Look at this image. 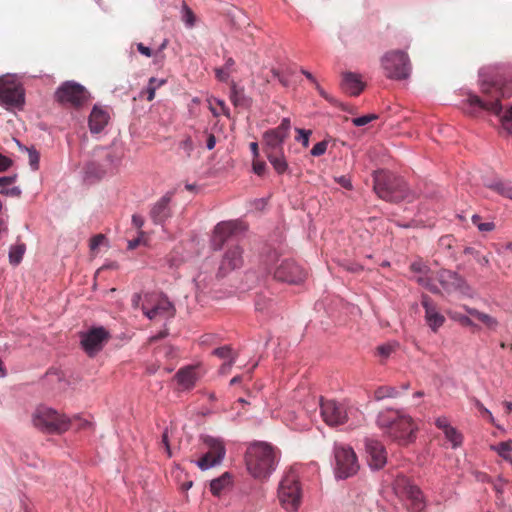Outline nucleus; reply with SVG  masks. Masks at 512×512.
Instances as JSON below:
<instances>
[{
    "label": "nucleus",
    "instance_id": "obj_34",
    "mask_svg": "<svg viewBox=\"0 0 512 512\" xmlns=\"http://www.w3.org/2000/svg\"><path fill=\"white\" fill-rule=\"evenodd\" d=\"M465 309L469 315L477 318L479 321L484 323L487 327H489L491 329H495L497 327L498 321L494 317H492L486 313L480 312L475 308L466 307Z\"/></svg>",
    "mask_w": 512,
    "mask_h": 512
},
{
    "label": "nucleus",
    "instance_id": "obj_19",
    "mask_svg": "<svg viewBox=\"0 0 512 512\" xmlns=\"http://www.w3.org/2000/svg\"><path fill=\"white\" fill-rule=\"evenodd\" d=\"M239 224L237 221H222L219 222L213 229L210 246L214 251L221 250L224 245L234 236L238 231Z\"/></svg>",
    "mask_w": 512,
    "mask_h": 512
},
{
    "label": "nucleus",
    "instance_id": "obj_31",
    "mask_svg": "<svg viewBox=\"0 0 512 512\" xmlns=\"http://www.w3.org/2000/svg\"><path fill=\"white\" fill-rule=\"evenodd\" d=\"M489 189L498 193L502 197L512 200V184L509 181L493 180L486 185Z\"/></svg>",
    "mask_w": 512,
    "mask_h": 512
},
{
    "label": "nucleus",
    "instance_id": "obj_54",
    "mask_svg": "<svg viewBox=\"0 0 512 512\" xmlns=\"http://www.w3.org/2000/svg\"><path fill=\"white\" fill-rule=\"evenodd\" d=\"M13 162L10 158L0 153V172L8 170L12 166Z\"/></svg>",
    "mask_w": 512,
    "mask_h": 512
},
{
    "label": "nucleus",
    "instance_id": "obj_7",
    "mask_svg": "<svg viewBox=\"0 0 512 512\" xmlns=\"http://www.w3.org/2000/svg\"><path fill=\"white\" fill-rule=\"evenodd\" d=\"M381 66L385 76L392 80H405L411 74V62L403 50H392L381 57Z\"/></svg>",
    "mask_w": 512,
    "mask_h": 512
},
{
    "label": "nucleus",
    "instance_id": "obj_53",
    "mask_svg": "<svg viewBox=\"0 0 512 512\" xmlns=\"http://www.w3.org/2000/svg\"><path fill=\"white\" fill-rule=\"evenodd\" d=\"M46 377L49 382L58 381L61 382L63 380V374L58 370H50L47 372Z\"/></svg>",
    "mask_w": 512,
    "mask_h": 512
},
{
    "label": "nucleus",
    "instance_id": "obj_4",
    "mask_svg": "<svg viewBox=\"0 0 512 512\" xmlns=\"http://www.w3.org/2000/svg\"><path fill=\"white\" fill-rule=\"evenodd\" d=\"M374 190L380 198L389 202H400L410 195L406 181L390 173L374 176Z\"/></svg>",
    "mask_w": 512,
    "mask_h": 512
},
{
    "label": "nucleus",
    "instance_id": "obj_16",
    "mask_svg": "<svg viewBox=\"0 0 512 512\" xmlns=\"http://www.w3.org/2000/svg\"><path fill=\"white\" fill-rule=\"evenodd\" d=\"M244 264L243 249L239 245L229 246L219 263L217 277L224 278L234 270L240 269Z\"/></svg>",
    "mask_w": 512,
    "mask_h": 512
},
{
    "label": "nucleus",
    "instance_id": "obj_9",
    "mask_svg": "<svg viewBox=\"0 0 512 512\" xmlns=\"http://www.w3.org/2000/svg\"><path fill=\"white\" fill-rule=\"evenodd\" d=\"M35 427L48 433H63L70 427V419L56 410L39 406L32 417Z\"/></svg>",
    "mask_w": 512,
    "mask_h": 512
},
{
    "label": "nucleus",
    "instance_id": "obj_55",
    "mask_svg": "<svg viewBox=\"0 0 512 512\" xmlns=\"http://www.w3.org/2000/svg\"><path fill=\"white\" fill-rule=\"evenodd\" d=\"M215 74H216L217 79L222 82H226L230 77V73L223 67L216 68Z\"/></svg>",
    "mask_w": 512,
    "mask_h": 512
},
{
    "label": "nucleus",
    "instance_id": "obj_47",
    "mask_svg": "<svg viewBox=\"0 0 512 512\" xmlns=\"http://www.w3.org/2000/svg\"><path fill=\"white\" fill-rule=\"evenodd\" d=\"M252 170L258 176H264L267 171V165L264 161L257 159L253 160Z\"/></svg>",
    "mask_w": 512,
    "mask_h": 512
},
{
    "label": "nucleus",
    "instance_id": "obj_61",
    "mask_svg": "<svg viewBox=\"0 0 512 512\" xmlns=\"http://www.w3.org/2000/svg\"><path fill=\"white\" fill-rule=\"evenodd\" d=\"M137 50L139 51V53H141L142 55H144L146 57H151L152 56L151 48L143 45L142 43H138L137 44Z\"/></svg>",
    "mask_w": 512,
    "mask_h": 512
},
{
    "label": "nucleus",
    "instance_id": "obj_62",
    "mask_svg": "<svg viewBox=\"0 0 512 512\" xmlns=\"http://www.w3.org/2000/svg\"><path fill=\"white\" fill-rule=\"evenodd\" d=\"M132 223L137 228H142L144 225V219L141 215L134 214L132 216Z\"/></svg>",
    "mask_w": 512,
    "mask_h": 512
},
{
    "label": "nucleus",
    "instance_id": "obj_49",
    "mask_svg": "<svg viewBox=\"0 0 512 512\" xmlns=\"http://www.w3.org/2000/svg\"><path fill=\"white\" fill-rule=\"evenodd\" d=\"M327 146H328V143L326 141H320L312 147L310 153L312 156H315V157L321 156L326 152Z\"/></svg>",
    "mask_w": 512,
    "mask_h": 512
},
{
    "label": "nucleus",
    "instance_id": "obj_45",
    "mask_svg": "<svg viewBox=\"0 0 512 512\" xmlns=\"http://www.w3.org/2000/svg\"><path fill=\"white\" fill-rule=\"evenodd\" d=\"M378 118V115L376 114H368V115H363V116H360V117H356L354 119H352V122L355 126L357 127H362V126H365L366 124L370 123L372 120H375Z\"/></svg>",
    "mask_w": 512,
    "mask_h": 512
},
{
    "label": "nucleus",
    "instance_id": "obj_41",
    "mask_svg": "<svg viewBox=\"0 0 512 512\" xmlns=\"http://www.w3.org/2000/svg\"><path fill=\"white\" fill-rule=\"evenodd\" d=\"M213 355L222 358L230 360L231 357H235L232 352V348L229 345L221 346L213 350Z\"/></svg>",
    "mask_w": 512,
    "mask_h": 512
},
{
    "label": "nucleus",
    "instance_id": "obj_40",
    "mask_svg": "<svg viewBox=\"0 0 512 512\" xmlns=\"http://www.w3.org/2000/svg\"><path fill=\"white\" fill-rule=\"evenodd\" d=\"M417 282H418L421 286L425 287L426 289H428V290H429L430 292H432V293L437 294V293H439V292H440V290H439L438 286H437V285L433 282V280H432L430 277H428L427 275H425V276H419V277L417 278Z\"/></svg>",
    "mask_w": 512,
    "mask_h": 512
},
{
    "label": "nucleus",
    "instance_id": "obj_2",
    "mask_svg": "<svg viewBox=\"0 0 512 512\" xmlns=\"http://www.w3.org/2000/svg\"><path fill=\"white\" fill-rule=\"evenodd\" d=\"M279 462L278 450L266 441L248 444L245 463L249 474L258 480H267L276 470Z\"/></svg>",
    "mask_w": 512,
    "mask_h": 512
},
{
    "label": "nucleus",
    "instance_id": "obj_32",
    "mask_svg": "<svg viewBox=\"0 0 512 512\" xmlns=\"http://www.w3.org/2000/svg\"><path fill=\"white\" fill-rule=\"evenodd\" d=\"M491 450L495 451L499 457L508 462L512 467V441H503L492 445Z\"/></svg>",
    "mask_w": 512,
    "mask_h": 512
},
{
    "label": "nucleus",
    "instance_id": "obj_50",
    "mask_svg": "<svg viewBox=\"0 0 512 512\" xmlns=\"http://www.w3.org/2000/svg\"><path fill=\"white\" fill-rule=\"evenodd\" d=\"M315 88L316 90L318 91V93L320 94L321 97H323L325 100H327L329 103L331 104H334L336 105L337 104V101L336 99L331 96L330 94H328L321 86L318 82H316L315 84Z\"/></svg>",
    "mask_w": 512,
    "mask_h": 512
},
{
    "label": "nucleus",
    "instance_id": "obj_18",
    "mask_svg": "<svg viewBox=\"0 0 512 512\" xmlns=\"http://www.w3.org/2000/svg\"><path fill=\"white\" fill-rule=\"evenodd\" d=\"M175 195L174 190L167 191L160 199L151 205L149 216L155 225L164 226L172 217V200Z\"/></svg>",
    "mask_w": 512,
    "mask_h": 512
},
{
    "label": "nucleus",
    "instance_id": "obj_13",
    "mask_svg": "<svg viewBox=\"0 0 512 512\" xmlns=\"http://www.w3.org/2000/svg\"><path fill=\"white\" fill-rule=\"evenodd\" d=\"M109 338L110 333L103 326H94L80 332L81 347L89 356L100 352Z\"/></svg>",
    "mask_w": 512,
    "mask_h": 512
},
{
    "label": "nucleus",
    "instance_id": "obj_43",
    "mask_svg": "<svg viewBox=\"0 0 512 512\" xmlns=\"http://www.w3.org/2000/svg\"><path fill=\"white\" fill-rule=\"evenodd\" d=\"M396 346L394 343L382 344L378 346L377 352L381 357L388 358L395 351Z\"/></svg>",
    "mask_w": 512,
    "mask_h": 512
},
{
    "label": "nucleus",
    "instance_id": "obj_10",
    "mask_svg": "<svg viewBox=\"0 0 512 512\" xmlns=\"http://www.w3.org/2000/svg\"><path fill=\"white\" fill-rule=\"evenodd\" d=\"M319 404L321 416L324 422L332 427L345 424L351 416L359 413L356 408L333 399H325L321 397Z\"/></svg>",
    "mask_w": 512,
    "mask_h": 512
},
{
    "label": "nucleus",
    "instance_id": "obj_1",
    "mask_svg": "<svg viewBox=\"0 0 512 512\" xmlns=\"http://www.w3.org/2000/svg\"><path fill=\"white\" fill-rule=\"evenodd\" d=\"M481 96L467 91L461 106L466 114L480 116L486 112L500 117L501 128L512 135V105L502 114L501 100L512 97V69L495 64L482 67L478 72Z\"/></svg>",
    "mask_w": 512,
    "mask_h": 512
},
{
    "label": "nucleus",
    "instance_id": "obj_46",
    "mask_svg": "<svg viewBox=\"0 0 512 512\" xmlns=\"http://www.w3.org/2000/svg\"><path fill=\"white\" fill-rule=\"evenodd\" d=\"M411 270L414 272V273H417L419 274L420 276H425L427 275L428 271H429V267L422 261H414L411 266H410Z\"/></svg>",
    "mask_w": 512,
    "mask_h": 512
},
{
    "label": "nucleus",
    "instance_id": "obj_35",
    "mask_svg": "<svg viewBox=\"0 0 512 512\" xmlns=\"http://www.w3.org/2000/svg\"><path fill=\"white\" fill-rule=\"evenodd\" d=\"M399 394V391L393 386H380L374 392V399L381 401L386 398H396Z\"/></svg>",
    "mask_w": 512,
    "mask_h": 512
},
{
    "label": "nucleus",
    "instance_id": "obj_48",
    "mask_svg": "<svg viewBox=\"0 0 512 512\" xmlns=\"http://www.w3.org/2000/svg\"><path fill=\"white\" fill-rule=\"evenodd\" d=\"M296 131L298 132L296 140L301 142L304 147H307L309 145V137L311 135V131L300 128H296Z\"/></svg>",
    "mask_w": 512,
    "mask_h": 512
},
{
    "label": "nucleus",
    "instance_id": "obj_59",
    "mask_svg": "<svg viewBox=\"0 0 512 512\" xmlns=\"http://www.w3.org/2000/svg\"><path fill=\"white\" fill-rule=\"evenodd\" d=\"M235 362H236V358L231 357L230 360H228L227 362L222 364V366L220 367V373L225 374V373L229 372L230 369L232 368V366L235 364Z\"/></svg>",
    "mask_w": 512,
    "mask_h": 512
},
{
    "label": "nucleus",
    "instance_id": "obj_3",
    "mask_svg": "<svg viewBox=\"0 0 512 512\" xmlns=\"http://www.w3.org/2000/svg\"><path fill=\"white\" fill-rule=\"evenodd\" d=\"M378 427L391 439L401 444H408L414 439L417 426L403 410L387 408L377 416Z\"/></svg>",
    "mask_w": 512,
    "mask_h": 512
},
{
    "label": "nucleus",
    "instance_id": "obj_28",
    "mask_svg": "<svg viewBox=\"0 0 512 512\" xmlns=\"http://www.w3.org/2000/svg\"><path fill=\"white\" fill-rule=\"evenodd\" d=\"M265 155L277 174L283 175L289 172V165L283 151L268 152Z\"/></svg>",
    "mask_w": 512,
    "mask_h": 512
},
{
    "label": "nucleus",
    "instance_id": "obj_36",
    "mask_svg": "<svg viewBox=\"0 0 512 512\" xmlns=\"http://www.w3.org/2000/svg\"><path fill=\"white\" fill-rule=\"evenodd\" d=\"M464 254L472 255L476 262L481 266H488L490 261L487 255L482 254L479 250H476L473 247H466L464 249Z\"/></svg>",
    "mask_w": 512,
    "mask_h": 512
},
{
    "label": "nucleus",
    "instance_id": "obj_29",
    "mask_svg": "<svg viewBox=\"0 0 512 512\" xmlns=\"http://www.w3.org/2000/svg\"><path fill=\"white\" fill-rule=\"evenodd\" d=\"M232 485V476L229 472L223 473L220 477L210 482V491L213 495L219 496L223 490Z\"/></svg>",
    "mask_w": 512,
    "mask_h": 512
},
{
    "label": "nucleus",
    "instance_id": "obj_30",
    "mask_svg": "<svg viewBox=\"0 0 512 512\" xmlns=\"http://www.w3.org/2000/svg\"><path fill=\"white\" fill-rule=\"evenodd\" d=\"M17 176H3L0 177V194L10 197H19L21 189L18 186L8 187L16 181Z\"/></svg>",
    "mask_w": 512,
    "mask_h": 512
},
{
    "label": "nucleus",
    "instance_id": "obj_33",
    "mask_svg": "<svg viewBox=\"0 0 512 512\" xmlns=\"http://www.w3.org/2000/svg\"><path fill=\"white\" fill-rule=\"evenodd\" d=\"M26 251V245L24 243H17L12 245L9 249V262L13 266H17L21 263L23 256Z\"/></svg>",
    "mask_w": 512,
    "mask_h": 512
},
{
    "label": "nucleus",
    "instance_id": "obj_64",
    "mask_svg": "<svg viewBox=\"0 0 512 512\" xmlns=\"http://www.w3.org/2000/svg\"><path fill=\"white\" fill-rule=\"evenodd\" d=\"M344 268L350 272H358L362 270V266L357 263H347L346 265H344Z\"/></svg>",
    "mask_w": 512,
    "mask_h": 512
},
{
    "label": "nucleus",
    "instance_id": "obj_44",
    "mask_svg": "<svg viewBox=\"0 0 512 512\" xmlns=\"http://www.w3.org/2000/svg\"><path fill=\"white\" fill-rule=\"evenodd\" d=\"M491 484L493 485V489L496 492L497 497L500 498L504 493L506 480L499 475L496 480L491 482Z\"/></svg>",
    "mask_w": 512,
    "mask_h": 512
},
{
    "label": "nucleus",
    "instance_id": "obj_42",
    "mask_svg": "<svg viewBox=\"0 0 512 512\" xmlns=\"http://www.w3.org/2000/svg\"><path fill=\"white\" fill-rule=\"evenodd\" d=\"M25 151L28 152L29 156V164L33 170H37L39 168V153L38 151L32 146L30 148H25Z\"/></svg>",
    "mask_w": 512,
    "mask_h": 512
},
{
    "label": "nucleus",
    "instance_id": "obj_22",
    "mask_svg": "<svg viewBox=\"0 0 512 512\" xmlns=\"http://www.w3.org/2000/svg\"><path fill=\"white\" fill-rule=\"evenodd\" d=\"M365 449L369 467L373 470L383 468L387 462V454L383 444L376 439L366 438Z\"/></svg>",
    "mask_w": 512,
    "mask_h": 512
},
{
    "label": "nucleus",
    "instance_id": "obj_56",
    "mask_svg": "<svg viewBox=\"0 0 512 512\" xmlns=\"http://www.w3.org/2000/svg\"><path fill=\"white\" fill-rule=\"evenodd\" d=\"M105 240V236L102 234L95 235L90 242V248L92 250L98 248Z\"/></svg>",
    "mask_w": 512,
    "mask_h": 512
},
{
    "label": "nucleus",
    "instance_id": "obj_14",
    "mask_svg": "<svg viewBox=\"0 0 512 512\" xmlns=\"http://www.w3.org/2000/svg\"><path fill=\"white\" fill-rule=\"evenodd\" d=\"M274 279L289 284H299L306 278V271L294 260L284 259L275 268H268Z\"/></svg>",
    "mask_w": 512,
    "mask_h": 512
},
{
    "label": "nucleus",
    "instance_id": "obj_15",
    "mask_svg": "<svg viewBox=\"0 0 512 512\" xmlns=\"http://www.w3.org/2000/svg\"><path fill=\"white\" fill-rule=\"evenodd\" d=\"M291 122L289 118H283L278 127L270 129L263 134L264 153L283 151L285 140L289 137Z\"/></svg>",
    "mask_w": 512,
    "mask_h": 512
},
{
    "label": "nucleus",
    "instance_id": "obj_57",
    "mask_svg": "<svg viewBox=\"0 0 512 512\" xmlns=\"http://www.w3.org/2000/svg\"><path fill=\"white\" fill-rule=\"evenodd\" d=\"M408 492H409L410 496L415 500H420V498L422 497V493H421L420 489L414 485L408 486Z\"/></svg>",
    "mask_w": 512,
    "mask_h": 512
},
{
    "label": "nucleus",
    "instance_id": "obj_12",
    "mask_svg": "<svg viewBox=\"0 0 512 512\" xmlns=\"http://www.w3.org/2000/svg\"><path fill=\"white\" fill-rule=\"evenodd\" d=\"M201 439L208 451L196 461V465L202 471H206L222 463L226 455V447L220 437L203 435Z\"/></svg>",
    "mask_w": 512,
    "mask_h": 512
},
{
    "label": "nucleus",
    "instance_id": "obj_52",
    "mask_svg": "<svg viewBox=\"0 0 512 512\" xmlns=\"http://www.w3.org/2000/svg\"><path fill=\"white\" fill-rule=\"evenodd\" d=\"M435 425L441 429L443 432L446 431L447 429H449L451 427L450 423H449V420L447 417L445 416H441V417H438L436 420H435Z\"/></svg>",
    "mask_w": 512,
    "mask_h": 512
},
{
    "label": "nucleus",
    "instance_id": "obj_8",
    "mask_svg": "<svg viewBox=\"0 0 512 512\" xmlns=\"http://www.w3.org/2000/svg\"><path fill=\"white\" fill-rule=\"evenodd\" d=\"M278 498L287 511H296L301 503V488L298 474L294 469L288 470L278 486Z\"/></svg>",
    "mask_w": 512,
    "mask_h": 512
},
{
    "label": "nucleus",
    "instance_id": "obj_51",
    "mask_svg": "<svg viewBox=\"0 0 512 512\" xmlns=\"http://www.w3.org/2000/svg\"><path fill=\"white\" fill-rule=\"evenodd\" d=\"M180 148L186 153V155L189 157L191 155V152L193 151V142L191 138H186L180 143Z\"/></svg>",
    "mask_w": 512,
    "mask_h": 512
},
{
    "label": "nucleus",
    "instance_id": "obj_37",
    "mask_svg": "<svg viewBox=\"0 0 512 512\" xmlns=\"http://www.w3.org/2000/svg\"><path fill=\"white\" fill-rule=\"evenodd\" d=\"M165 83H166L165 79H158L155 77H151L149 79L148 85L146 87V90L148 93L147 100L148 101L153 100L155 97V91Z\"/></svg>",
    "mask_w": 512,
    "mask_h": 512
},
{
    "label": "nucleus",
    "instance_id": "obj_23",
    "mask_svg": "<svg viewBox=\"0 0 512 512\" xmlns=\"http://www.w3.org/2000/svg\"><path fill=\"white\" fill-rule=\"evenodd\" d=\"M438 281L443 290L447 293L460 291L466 293L469 290L465 279L457 272L443 269L438 273Z\"/></svg>",
    "mask_w": 512,
    "mask_h": 512
},
{
    "label": "nucleus",
    "instance_id": "obj_60",
    "mask_svg": "<svg viewBox=\"0 0 512 512\" xmlns=\"http://www.w3.org/2000/svg\"><path fill=\"white\" fill-rule=\"evenodd\" d=\"M336 182L339 183L342 187L346 188V189H352V183H351V180L346 177V176H340V177H337L336 179Z\"/></svg>",
    "mask_w": 512,
    "mask_h": 512
},
{
    "label": "nucleus",
    "instance_id": "obj_39",
    "mask_svg": "<svg viewBox=\"0 0 512 512\" xmlns=\"http://www.w3.org/2000/svg\"><path fill=\"white\" fill-rule=\"evenodd\" d=\"M182 21L187 28H192L195 25L196 17L193 11L186 5L182 8Z\"/></svg>",
    "mask_w": 512,
    "mask_h": 512
},
{
    "label": "nucleus",
    "instance_id": "obj_17",
    "mask_svg": "<svg viewBox=\"0 0 512 512\" xmlns=\"http://www.w3.org/2000/svg\"><path fill=\"white\" fill-rule=\"evenodd\" d=\"M25 103V92L21 85L5 81L0 77V105L21 108Z\"/></svg>",
    "mask_w": 512,
    "mask_h": 512
},
{
    "label": "nucleus",
    "instance_id": "obj_25",
    "mask_svg": "<svg viewBox=\"0 0 512 512\" xmlns=\"http://www.w3.org/2000/svg\"><path fill=\"white\" fill-rule=\"evenodd\" d=\"M109 121V114L106 110L94 106L89 115V129L92 134H98L103 131Z\"/></svg>",
    "mask_w": 512,
    "mask_h": 512
},
{
    "label": "nucleus",
    "instance_id": "obj_38",
    "mask_svg": "<svg viewBox=\"0 0 512 512\" xmlns=\"http://www.w3.org/2000/svg\"><path fill=\"white\" fill-rule=\"evenodd\" d=\"M446 439L451 442L453 448H457L462 444V435L454 427H450L444 431Z\"/></svg>",
    "mask_w": 512,
    "mask_h": 512
},
{
    "label": "nucleus",
    "instance_id": "obj_11",
    "mask_svg": "<svg viewBox=\"0 0 512 512\" xmlns=\"http://www.w3.org/2000/svg\"><path fill=\"white\" fill-rule=\"evenodd\" d=\"M54 97L61 105L80 108L89 101L90 93L75 81H65L56 89Z\"/></svg>",
    "mask_w": 512,
    "mask_h": 512
},
{
    "label": "nucleus",
    "instance_id": "obj_20",
    "mask_svg": "<svg viewBox=\"0 0 512 512\" xmlns=\"http://www.w3.org/2000/svg\"><path fill=\"white\" fill-rule=\"evenodd\" d=\"M144 315L150 320L169 319L175 315V307L166 296H159L155 303L149 305L144 303L142 306Z\"/></svg>",
    "mask_w": 512,
    "mask_h": 512
},
{
    "label": "nucleus",
    "instance_id": "obj_26",
    "mask_svg": "<svg viewBox=\"0 0 512 512\" xmlns=\"http://www.w3.org/2000/svg\"><path fill=\"white\" fill-rule=\"evenodd\" d=\"M177 383L185 390L192 389L198 379L196 369L194 366H186L181 368L175 374Z\"/></svg>",
    "mask_w": 512,
    "mask_h": 512
},
{
    "label": "nucleus",
    "instance_id": "obj_5",
    "mask_svg": "<svg viewBox=\"0 0 512 512\" xmlns=\"http://www.w3.org/2000/svg\"><path fill=\"white\" fill-rule=\"evenodd\" d=\"M94 158L84 167V178L88 181H96L112 173L120 163V157L109 148L94 150Z\"/></svg>",
    "mask_w": 512,
    "mask_h": 512
},
{
    "label": "nucleus",
    "instance_id": "obj_58",
    "mask_svg": "<svg viewBox=\"0 0 512 512\" xmlns=\"http://www.w3.org/2000/svg\"><path fill=\"white\" fill-rule=\"evenodd\" d=\"M477 228L480 232H490L495 228V224L493 222H482L477 224Z\"/></svg>",
    "mask_w": 512,
    "mask_h": 512
},
{
    "label": "nucleus",
    "instance_id": "obj_24",
    "mask_svg": "<svg viewBox=\"0 0 512 512\" xmlns=\"http://www.w3.org/2000/svg\"><path fill=\"white\" fill-rule=\"evenodd\" d=\"M361 76L353 72H345L342 75L341 88L351 96H358L364 90Z\"/></svg>",
    "mask_w": 512,
    "mask_h": 512
},
{
    "label": "nucleus",
    "instance_id": "obj_21",
    "mask_svg": "<svg viewBox=\"0 0 512 512\" xmlns=\"http://www.w3.org/2000/svg\"><path fill=\"white\" fill-rule=\"evenodd\" d=\"M421 305L424 309V320L431 332L437 333L446 322L437 304L426 294L421 296Z\"/></svg>",
    "mask_w": 512,
    "mask_h": 512
},
{
    "label": "nucleus",
    "instance_id": "obj_6",
    "mask_svg": "<svg viewBox=\"0 0 512 512\" xmlns=\"http://www.w3.org/2000/svg\"><path fill=\"white\" fill-rule=\"evenodd\" d=\"M332 466L336 479L344 480L355 475L359 470V463L352 447L344 443H334Z\"/></svg>",
    "mask_w": 512,
    "mask_h": 512
},
{
    "label": "nucleus",
    "instance_id": "obj_27",
    "mask_svg": "<svg viewBox=\"0 0 512 512\" xmlns=\"http://www.w3.org/2000/svg\"><path fill=\"white\" fill-rule=\"evenodd\" d=\"M230 99L236 107L249 108L252 104V99L245 94L244 88L238 87L234 82L230 87Z\"/></svg>",
    "mask_w": 512,
    "mask_h": 512
},
{
    "label": "nucleus",
    "instance_id": "obj_63",
    "mask_svg": "<svg viewBox=\"0 0 512 512\" xmlns=\"http://www.w3.org/2000/svg\"><path fill=\"white\" fill-rule=\"evenodd\" d=\"M272 74H273V76H274L275 78H277V79L280 81V83H281L283 86H288V84H289L288 79H287V78H285L284 76H282L278 70L273 69V70H272Z\"/></svg>",
    "mask_w": 512,
    "mask_h": 512
}]
</instances>
